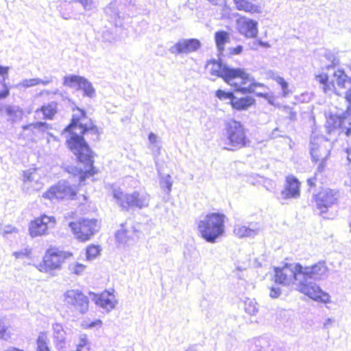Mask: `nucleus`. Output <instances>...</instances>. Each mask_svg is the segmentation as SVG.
<instances>
[{
	"label": "nucleus",
	"instance_id": "obj_1",
	"mask_svg": "<svg viewBox=\"0 0 351 351\" xmlns=\"http://www.w3.org/2000/svg\"><path fill=\"white\" fill-rule=\"evenodd\" d=\"M70 123L64 129L70 136L66 141L67 147L73 152L78 162L83 165L85 170L79 171V181L83 182L86 178L98 173L94 167V153L85 140L86 136L90 142L99 140L100 132L98 127L89 119L84 110L75 107Z\"/></svg>",
	"mask_w": 351,
	"mask_h": 351
},
{
	"label": "nucleus",
	"instance_id": "obj_2",
	"mask_svg": "<svg viewBox=\"0 0 351 351\" xmlns=\"http://www.w3.org/2000/svg\"><path fill=\"white\" fill-rule=\"evenodd\" d=\"M208 66H210V73L212 75L222 78L235 92L252 94L255 93L257 88L265 86L263 84L257 82H252L245 86L250 80L249 74L243 69L230 67L215 60H210Z\"/></svg>",
	"mask_w": 351,
	"mask_h": 351
},
{
	"label": "nucleus",
	"instance_id": "obj_3",
	"mask_svg": "<svg viewBox=\"0 0 351 351\" xmlns=\"http://www.w3.org/2000/svg\"><path fill=\"white\" fill-rule=\"evenodd\" d=\"M226 215L214 212L206 214L197 225L199 236L206 242L214 243L225 232Z\"/></svg>",
	"mask_w": 351,
	"mask_h": 351
},
{
	"label": "nucleus",
	"instance_id": "obj_4",
	"mask_svg": "<svg viewBox=\"0 0 351 351\" xmlns=\"http://www.w3.org/2000/svg\"><path fill=\"white\" fill-rule=\"evenodd\" d=\"M224 126L225 149L235 151L250 145L247 130L241 122L232 119L227 121Z\"/></svg>",
	"mask_w": 351,
	"mask_h": 351
},
{
	"label": "nucleus",
	"instance_id": "obj_5",
	"mask_svg": "<svg viewBox=\"0 0 351 351\" xmlns=\"http://www.w3.org/2000/svg\"><path fill=\"white\" fill-rule=\"evenodd\" d=\"M73 256L71 252L50 246L45 250L42 260L36 265V268L40 272L51 274L55 271L60 270L65 261Z\"/></svg>",
	"mask_w": 351,
	"mask_h": 351
},
{
	"label": "nucleus",
	"instance_id": "obj_6",
	"mask_svg": "<svg viewBox=\"0 0 351 351\" xmlns=\"http://www.w3.org/2000/svg\"><path fill=\"white\" fill-rule=\"evenodd\" d=\"M111 193L117 205L125 211L132 208L142 209L149 206V196L147 194H141L136 191L125 193L119 186L112 187Z\"/></svg>",
	"mask_w": 351,
	"mask_h": 351
},
{
	"label": "nucleus",
	"instance_id": "obj_7",
	"mask_svg": "<svg viewBox=\"0 0 351 351\" xmlns=\"http://www.w3.org/2000/svg\"><path fill=\"white\" fill-rule=\"evenodd\" d=\"M75 238L80 242H86L100 230V224L95 218L81 217L69 223Z\"/></svg>",
	"mask_w": 351,
	"mask_h": 351
},
{
	"label": "nucleus",
	"instance_id": "obj_8",
	"mask_svg": "<svg viewBox=\"0 0 351 351\" xmlns=\"http://www.w3.org/2000/svg\"><path fill=\"white\" fill-rule=\"evenodd\" d=\"M43 197L52 202L76 200L77 189L67 181H60L51 186L43 193Z\"/></svg>",
	"mask_w": 351,
	"mask_h": 351
},
{
	"label": "nucleus",
	"instance_id": "obj_9",
	"mask_svg": "<svg viewBox=\"0 0 351 351\" xmlns=\"http://www.w3.org/2000/svg\"><path fill=\"white\" fill-rule=\"evenodd\" d=\"M64 304L72 311L84 315L89 310L90 299L82 291L78 289H68L62 295Z\"/></svg>",
	"mask_w": 351,
	"mask_h": 351
},
{
	"label": "nucleus",
	"instance_id": "obj_10",
	"mask_svg": "<svg viewBox=\"0 0 351 351\" xmlns=\"http://www.w3.org/2000/svg\"><path fill=\"white\" fill-rule=\"evenodd\" d=\"M274 271V280L276 284L294 285L298 281V275H301L302 265L298 263H285L282 267H275Z\"/></svg>",
	"mask_w": 351,
	"mask_h": 351
},
{
	"label": "nucleus",
	"instance_id": "obj_11",
	"mask_svg": "<svg viewBox=\"0 0 351 351\" xmlns=\"http://www.w3.org/2000/svg\"><path fill=\"white\" fill-rule=\"evenodd\" d=\"M326 130L328 134L339 131V134L351 135V114L347 111L341 115L329 114L326 118Z\"/></svg>",
	"mask_w": 351,
	"mask_h": 351
},
{
	"label": "nucleus",
	"instance_id": "obj_12",
	"mask_svg": "<svg viewBox=\"0 0 351 351\" xmlns=\"http://www.w3.org/2000/svg\"><path fill=\"white\" fill-rule=\"evenodd\" d=\"M56 224V219L53 216L43 214L34 217L28 225V232L32 238L40 237L49 234Z\"/></svg>",
	"mask_w": 351,
	"mask_h": 351
},
{
	"label": "nucleus",
	"instance_id": "obj_13",
	"mask_svg": "<svg viewBox=\"0 0 351 351\" xmlns=\"http://www.w3.org/2000/svg\"><path fill=\"white\" fill-rule=\"evenodd\" d=\"M316 208L321 215L326 213L329 208L337 204L339 191L332 189H324L319 191L313 197Z\"/></svg>",
	"mask_w": 351,
	"mask_h": 351
},
{
	"label": "nucleus",
	"instance_id": "obj_14",
	"mask_svg": "<svg viewBox=\"0 0 351 351\" xmlns=\"http://www.w3.org/2000/svg\"><path fill=\"white\" fill-rule=\"evenodd\" d=\"M297 290L317 302L328 303L330 302V297L329 294L322 291L314 282L301 281L298 284Z\"/></svg>",
	"mask_w": 351,
	"mask_h": 351
},
{
	"label": "nucleus",
	"instance_id": "obj_15",
	"mask_svg": "<svg viewBox=\"0 0 351 351\" xmlns=\"http://www.w3.org/2000/svg\"><path fill=\"white\" fill-rule=\"evenodd\" d=\"M267 77L269 79H271L274 81H276L281 87L282 92L279 95H275L274 93H254L256 97H262L266 99L269 104H274L276 101L279 97H285L287 96L289 93L291 92L289 90V86L288 83L286 82V80L280 76L277 75L273 71H269L267 73Z\"/></svg>",
	"mask_w": 351,
	"mask_h": 351
},
{
	"label": "nucleus",
	"instance_id": "obj_16",
	"mask_svg": "<svg viewBox=\"0 0 351 351\" xmlns=\"http://www.w3.org/2000/svg\"><path fill=\"white\" fill-rule=\"evenodd\" d=\"M63 85L77 90H83L84 94L88 97H92L95 94V89L91 84L86 78L80 75H71L64 77Z\"/></svg>",
	"mask_w": 351,
	"mask_h": 351
},
{
	"label": "nucleus",
	"instance_id": "obj_17",
	"mask_svg": "<svg viewBox=\"0 0 351 351\" xmlns=\"http://www.w3.org/2000/svg\"><path fill=\"white\" fill-rule=\"evenodd\" d=\"M88 293L93 296L95 304L106 312L112 311L117 304V300L112 291L104 290L98 293L92 291Z\"/></svg>",
	"mask_w": 351,
	"mask_h": 351
},
{
	"label": "nucleus",
	"instance_id": "obj_18",
	"mask_svg": "<svg viewBox=\"0 0 351 351\" xmlns=\"http://www.w3.org/2000/svg\"><path fill=\"white\" fill-rule=\"evenodd\" d=\"M280 195L283 200L299 198L301 195V182L295 176H287Z\"/></svg>",
	"mask_w": 351,
	"mask_h": 351
},
{
	"label": "nucleus",
	"instance_id": "obj_19",
	"mask_svg": "<svg viewBox=\"0 0 351 351\" xmlns=\"http://www.w3.org/2000/svg\"><path fill=\"white\" fill-rule=\"evenodd\" d=\"M200 47L201 43L197 38L184 39L178 41L170 51L174 54H187L196 51Z\"/></svg>",
	"mask_w": 351,
	"mask_h": 351
},
{
	"label": "nucleus",
	"instance_id": "obj_20",
	"mask_svg": "<svg viewBox=\"0 0 351 351\" xmlns=\"http://www.w3.org/2000/svg\"><path fill=\"white\" fill-rule=\"evenodd\" d=\"M40 95H45L49 102L44 104L40 108H37L36 112H40L43 114V119L52 120L58 112V102L55 100H51L53 93L49 91H43Z\"/></svg>",
	"mask_w": 351,
	"mask_h": 351
},
{
	"label": "nucleus",
	"instance_id": "obj_21",
	"mask_svg": "<svg viewBox=\"0 0 351 351\" xmlns=\"http://www.w3.org/2000/svg\"><path fill=\"white\" fill-rule=\"evenodd\" d=\"M332 77L335 78L337 86L339 89H344L346 88V84H350L348 90L345 93V99L348 104L346 111L351 114V79L349 78L343 69L335 71Z\"/></svg>",
	"mask_w": 351,
	"mask_h": 351
},
{
	"label": "nucleus",
	"instance_id": "obj_22",
	"mask_svg": "<svg viewBox=\"0 0 351 351\" xmlns=\"http://www.w3.org/2000/svg\"><path fill=\"white\" fill-rule=\"evenodd\" d=\"M315 79L320 85L324 93H333L339 96L341 95V93L339 91L341 89H339L335 86L337 84L335 78L332 79L327 73L320 72L315 75Z\"/></svg>",
	"mask_w": 351,
	"mask_h": 351
},
{
	"label": "nucleus",
	"instance_id": "obj_23",
	"mask_svg": "<svg viewBox=\"0 0 351 351\" xmlns=\"http://www.w3.org/2000/svg\"><path fill=\"white\" fill-rule=\"evenodd\" d=\"M327 271L328 267L326 262L321 261L311 266L303 267L302 265L301 275L304 278L319 279L325 276Z\"/></svg>",
	"mask_w": 351,
	"mask_h": 351
},
{
	"label": "nucleus",
	"instance_id": "obj_24",
	"mask_svg": "<svg viewBox=\"0 0 351 351\" xmlns=\"http://www.w3.org/2000/svg\"><path fill=\"white\" fill-rule=\"evenodd\" d=\"M238 30L245 37L248 38H256L258 34V23L256 21L241 17L237 21Z\"/></svg>",
	"mask_w": 351,
	"mask_h": 351
},
{
	"label": "nucleus",
	"instance_id": "obj_25",
	"mask_svg": "<svg viewBox=\"0 0 351 351\" xmlns=\"http://www.w3.org/2000/svg\"><path fill=\"white\" fill-rule=\"evenodd\" d=\"M229 104L234 110L245 111L255 105L256 100L251 96L238 97L234 95Z\"/></svg>",
	"mask_w": 351,
	"mask_h": 351
},
{
	"label": "nucleus",
	"instance_id": "obj_26",
	"mask_svg": "<svg viewBox=\"0 0 351 351\" xmlns=\"http://www.w3.org/2000/svg\"><path fill=\"white\" fill-rule=\"evenodd\" d=\"M137 236V230L132 227L130 228L126 226V223H122L121 228L116 231L114 238L116 242L119 244L126 243L134 239Z\"/></svg>",
	"mask_w": 351,
	"mask_h": 351
},
{
	"label": "nucleus",
	"instance_id": "obj_27",
	"mask_svg": "<svg viewBox=\"0 0 351 351\" xmlns=\"http://www.w3.org/2000/svg\"><path fill=\"white\" fill-rule=\"evenodd\" d=\"M326 160L327 157L325 156L322 158L320 160V163L317 167L316 171L314 173V176L311 178H309L307 180V184L310 188H315L317 186V180L318 178V174H321L320 180L324 181L326 179V175L324 173L325 169L326 167Z\"/></svg>",
	"mask_w": 351,
	"mask_h": 351
},
{
	"label": "nucleus",
	"instance_id": "obj_28",
	"mask_svg": "<svg viewBox=\"0 0 351 351\" xmlns=\"http://www.w3.org/2000/svg\"><path fill=\"white\" fill-rule=\"evenodd\" d=\"M214 38L215 45L219 51H223L225 49V45L230 40L229 33L224 30L216 32Z\"/></svg>",
	"mask_w": 351,
	"mask_h": 351
},
{
	"label": "nucleus",
	"instance_id": "obj_29",
	"mask_svg": "<svg viewBox=\"0 0 351 351\" xmlns=\"http://www.w3.org/2000/svg\"><path fill=\"white\" fill-rule=\"evenodd\" d=\"M49 343V339L47 332L45 331L40 332L36 340V351H51Z\"/></svg>",
	"mask_w": 351,
	"mask_h": 351
},
{
	"label": "nucleus",
	"instance_id": "obj_30",
	"mask_svg": "<svg viewBox=\"0 0 351 351\" xmlns=\"http://www.w3.org/2000/svg\"><path fill=\"white\" fill-rule=\"evenodd\" d=\"M233 1L236 5L237 9L239 10H242L250 13L258 12V7L247 0H233Z\"/></svg>",
	"mask_w": 351,
	"mask_h": 351
},
{
	"label": "nucleus",
	"instance_id": "obj_31",
	"mask_svg": "<svg viewBox=\"0 0 351 351\" xmlns=\"http://www.w3.org/2000/svg\"><path fill=\"white\" fill-rule=\"evenodd\" d=\"M4 113L12 121H15L21 118L23 114L22 109L12 106H7L3 108Z\"/></svg>",
	"mask_w": 351,
	"mask_h": 351
},
{
	"label": "nucleus",
	"instance_id": "obj_32",
	"mask_svg": "<svg viewBox=\"0 0 351 351\" xmlns=\"http://www.w3.org/2000/svg\"><path fill=\"white\" fill-rule=\"evenodd\" d=\"M50 128L49 124L46 122L38 121L32 123L27 125H25L23 127L24 130H29L32 133L35 134L36 132H44Z\"/></svg>",
	"mask_w": 351,
	"mask_h": 351
},
{
	"label": "nucleus",
	"instance_id": "obj_33",
	"mask_svg": "<svg viewBox=\"0 0 351 351\" xmlns=\"http://www.w3.org/2000/svg\"><path fill=\"white\" fill-rule=\"evenodd\" d=\"M101 247L99 245L90 244L86 248V257L87 260H93L100 254Z\"/></svg>",
	"mask_w": 351,
	"mask_h": 351
},
{
	"label": "nucleus",
	"instance_id": "obj_34",
	"mask_svg": "<svg viewBox=\"0 0 351 351\" xmlns=\"http://www.w3.org/2000/svg\"><path fill=\"white\" fill-rule=\"evenodd\" d=\"M47 82L42 81L38 78L25 79L21 83V86L27 88L32 86H36L39 84H46Z\"/></svg>",
	"mask_w": 351,
	"mask_h": 351
},
{
	"label": "nucleus",
	"instance_id": "obj_35",
	"mask_svg": "<svg viewBox=\"0 0 351 351\" xmlns=\"http://www.w3.org/2000/svg\"><path fill=\"white\" fill-rule=\"evenodd\" d=\"M244 309L245 313L250 315H254L258 312V307L256 302L250 300L245 301Z\"/></svg>",
	"mask_w": 351,
	"mask_h": 351
},
{
	"label": "nucleus",
	"instance_id": "obj_36",
	"mask_svg": "<svg viewBox=\"0 0 351 351\" xmlns=\"http://www.w3.org/2000/svg\"><path fill=\"white\" fill-rule=\"evenodd\" d=\"M234 93L232 91H226L221 89H218L215 91V96L219 100L229 99L232 101Z\"/></svg>",
	"mask_w": 351,
	"mask_h": 351
},
{
	"label": "nucleus",
	"instance_id": "obj_37",
	"mask_svg": "<svg viewBox=\"0 0 351 351\" xmlns=\"http://www.w3.org/2000/svg\"><path fill=\"white\" fill-rule=\"evenodd\" d=\"M102 321L100 319H96L94 321L84 320L82 323V326L84 329H89L93 328L101 327Z\"/></svg>",
	"mask_w": 351,
	"mask_h": 351
},
{
	"label": "nucleus",
	"instance_id": "obj_38",
	"mask_svg": "<svg viewBox=\"0 0 351 351\" xmlns=\"http://www.w3.org/2000/svg\"><path fill=\"white\" fill-rule=\"evenodd\" d=\"M85 269L86 265L79 263H75L73 265H71L69 267V269L71 270V273L75 275L82 274L85 270Z\"/></svg>",
	"mask_w": 351,
	"mask_h": 351
},
{
	"label": "nucleus",
	"instance_id": "obj_39",
	"mask_svg": "<svg viewBox=\"0 0 351 351\" xmlns=\"http://www.w3.org/2000/svg\"><path fill=\"white\" fill-rule=\"evenodd\" d=\"M36 171V168L29 169L23 171L22 176L24 182L32 181L34 179L33 175Z\"/></svg>",
	"mask_w": 351,
	"mask_h": 351
},
{
	"label": "nucleus",
	"instance_id": "obj_40",
	"mask_svg": "<svg viewBox=\"0 0 351 351\" xmlns=\"http://www.w3.org/2000/svg\"><path fill=\"white\" fill-rule=\"evenodd\" d=\"M10 337H11V333L8 330V327L3 326L2 328H1V330H0V339H1L8 341L10 339Z\"/></svg>",
	"mask_w": 351,
	"mask_h": 351
},
{
	"label": "nucleus",
	"instance_id": "obj_41",
	"mask_svg": "<svg viewBox=\"0 0 351 351\" xmlns=\"http://www.w3.org/2000/svg\"><path fill=\"white\" fill-rule=\"evenodd\" d=\"M88 342L86 339H82L77 346L75 351H88Z\"/></svg>",
	"mask_w": 351,
	"mask_h": 351
},
{
	"label": "nucleus",
	"instance_id": "obj_42",
	"mask_svg": "<svg viewBox=\"0 0 351 351\" xmlns=\"http://www.w3.org/2000/svg\"><path fill=\"white\" fill-rule=\"evenodd\" d=\"M162 186L167 189L168 191H171L172 186V181L171 176L167 175L162 181Z\"/></svg>",
	"mask_w": 351,
	"mask_h": 351
},
{
	"label": "nucleus",
	"instance_id": "obj_43",
	"mask_svg": "<svg viewBox=\"0 0 351 351\" xmlns=\"http://www.w3.org/2000/svg\"><path fill=\"white\" fill-rule=\"evenodd\" d=\"M80 3L84 10H90L92 5V0H75Z\"/></svg>",
	"mask_w": 351,
	"mask_h": 351
},
{
	"label": "nucleus",
	"instance_id": "obj_44",
	"mask_svg": "<svg viewBox=\"0 0 351 351\" xmlns=\"http://www.w3.org/2000/svg\"><path fill=\"white\" fill-rule=\"evenodd\" d=\"M281 293L280 289L279 288L276 287H271L270 288V292L269 295L273 298H277L280 296Z\"/></svg>",
	"mask_w": 351,
	"mask_h": 351
},
{
	"label": "nucleus",
	"instance_id": "obj_45",
	"mask_svg": "<svg viewBox=\"0 0 351 351\" xmlns=\"http://www.w3.org/2000/svg\"><path fill=\"white\" fill-rule=\"evenodd\" d=\"M10 94V89L5 84H3V88L0 91V99L6 98Z\"/></svg>",
	"mask_w": 351,
	"mask_h": 351
},
{
	"label": "nucleus",
	"instance_id": "obj_46",
	"mask_svg": "<svg viewBox=\"0 0 351 351\" xmlns=\"http://www.w3.org/2000/svg\"><path fill=\"white\" fill-rule=\"evenodd\" d=\"M319 151L318 149H313L311 150V158L313 161L315 162H317L318 161H319Z\"/></svg>",
	"mask_w": 351,
	"mask_h": 351
},
{
	"label": "nucleus",
	"instance_id": "obj_47",
	"mask_svg": "<svg viewBox=\"0 0 351 351\" xmlns=\"http://www.w3.org/2000/svg\"><path fill=\"white\" fill-rule=\"evenodd\" d=\"M243 51V47L241 45H238L236 47L231 48L230 49V53L231 55H237L241 53Z\"/></svg>",
	"mask_w": 351,
	"mask_h": 351
},
{
	"label": "nucleus",
	"instance_id": "obj_48",
	"mask_svg": "<svg viewBox=\"0 0 351 351\" xmlns=\"http://www.w3.org/2000/svg\"><path fill=\"white\" fill-rule=\"evenodd\" d=\"M8 72V67L0 66V75H7Z\"/></svg>",
	"mask_w": 351,
	"mask_h": 351
},
{
	"label": "nucleus",
	"instance_id": "obj_49",
	"mask_svg": "<svg viewBox=\"0 0 351 351\" xmlns=\"http://www.w3.org/2000/svg\"><path fill=\"white\" fill-rule=\"evenodd\" d=\"M30 254V251H28L25 253H23L21 252H15V256L16 258H22L23 256H28Z\"/></svg>",
	"mask_w": 351,
	"mask_h": 351
},
{
	"label": "nucleus",
	"instance_id": "obj_50",
	"mask_svg": "<svg viewBox=\"0 0 351 351\" xmlns=\"http://www.w3.org/2000/svg\"><path fill=\"white\" fill-rule=\"evenodd\" d=\"M157 136L154 133H149V140L152 143H155L156 142Z\"/></svg>",
	"mask_w": 351,
	"mask_h": 351
},
{
	"label": "nucleus",
	"instance_id": "obj_51",
	"mask_svg": "<svg viewBox=\"0 0 351 351\" xmlns=\"http://www.w3.org/2000/svg\"><path fill=\"white\" fill-rule=\"evenodd\" d=\"M4 351H25V350L23 349H21V348H16V347H11V348H9L5 350Z\"/></svg>",
	"mask_w": 351,
	"mask_h": 351
},
{
	"label": "nucleus",
	"instance_id": "obj_52",
	"mask_svg": "<svg viewBox=\"0 0 351 351\" xmlns=\"http://www.w3.org/2000/svg\"><path fill=\"white\" fill-rule=\"evenodd\" d=\"M241 230V228H239L238 229H236V230H234L235 233H236L239 237H243V234H241L240 233Z\"/></svg>",
	"mask_w": 351,
	"mask_h": 351
},
{
	"label": "nucleus",
	"instance_id": "obj_53",
	"mask_svg": "<svg viewBox=\"0 0 351 351\" xmlns=\"http://www.w3.org/2000/svg\"><path fill=\"white\" fill-rule=\"evenodd\" d=\"M82 198L83 201H86V199H87V197L84 194L82 195Z\"/></svg>",
	"mask_w": 351,
	"mask_h": 351
},
{
	"label": "nucleus",
	"instance_id": "obj_54",
	"mask_svg": "<svg viewBox=\"0 0 351 351\" xmlns=\"http://www.w3.org/2000/svg\"><path fill=\"white\" fill-rule=\"evenodd\" d=\"M321 174H318V178L317 180V182L319 181L320 183H323V181L320 180Z\"/></svg>",
	"mask_w": 351,
	"mask_h": 351
},
{
	"label": "nucleus",
	"instance_id": "obj_55",
	"mask_svg": "<svg viewBox=\"0 0 351 351\" xmlns=\"http://www.w3.org/2000/svg\"><path fill=\"white\" fill-rule=\"evenodd\" d=\"M13 232H17V230L14 228L13 229Z\"/></svg>",
	"mask_w": 351,
	"mask_h": 351
}]
</instances>
